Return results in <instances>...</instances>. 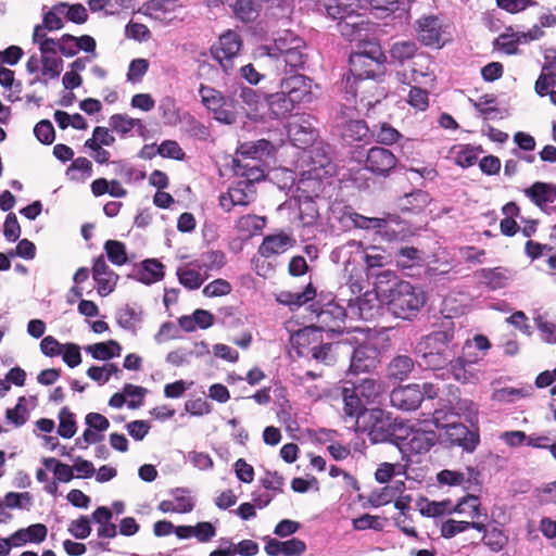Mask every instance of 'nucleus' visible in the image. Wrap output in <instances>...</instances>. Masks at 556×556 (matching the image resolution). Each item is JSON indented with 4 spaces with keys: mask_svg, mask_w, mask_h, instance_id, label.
<instances>
[{
    "mask_svg": "<svg viewBox=\"0 0 556 556\" xmlns=\"http://www.w3.org/2000/svg\"><path fill=\"white\" fill-rule=\"evenodd\" d=\"M377 289L382 305L402 319L415 316L426 303V294L420 287L399 280L395 273L389 269L377 275Z\"/></svg>",
    "mask_w": 556,
    "mask_h": 556,
    "instance_id": "1",
    "label": "nucleus"
},
{
    "mask_svg": "<svg viewBox=\"0 0 556 556\" xmlns=\"http://www.w3.org/2000/svg\"><path fill=\"white\" fill-rule=\"evenodd\" d=\"M305 42L291 31H285L271 45L260 46L256 58L276 74L287 73L303 66Z\"/></svg>",
    "mask_w": 556,
    "mask_h": 556,
    "instance_id": "2",
    "label": "nucleus"
},
{
    "mask_svg": "<svg viewBox=\"0 0 556 556\" xmlns=\"http://www.w3.org/2000/svg\"><path fill=\"white\" fill-rule=\"evenodd\" d=\"M454 323L447 318L442 323V329L420 338L415 348V354L420 364L429 369H441L454 361L453 340Z\"/></svg>",
    "mask_w": 556,
    "mask_h": 556,
    "instance_id": "3",
    "label": "nucleus"
},
{
    "mask_svg": "<svg viewBox=\"0 0 556 556\" xmlns=\"http://www.w3.org/2000/svg\"><path fill=\"white\" fill-rule=\"evenodd\" d=\"M383 53L376 41H365L350 55L352 80L380 78L383 75Z\"/></svg>",
    "mask_w": 556,
    "mask_h": 556,
    "instance_id": "4",
    "label": "nucleus"
},
{
    "mask_svg": "<svg viewBox=\"0 0 556 556\" xmlns=\"http://www.w3.org/2000/svg\"><path fill=\"white\" fill-rule=\"evenodd\" d=\"M378 80L379 78L352 80L351 77H345L343 83L348 104L359 112H368L380 103L386 98L387 91L379 86Z\"/></svg>",
    "mask_w": 556,
    "mask_h": 556,
    "instance_id": "5",
    "label": "nucleus"
},
{
    "mask_svg": "<svg viewBox=\"0 0 556 556\" xmlns=\"http://www.w3.org/2000/svg\"><path fill=\"white\" fill-rule=\"evenodd\" d=\"M431 424L437 430L444 431V433H440L441 438L467 452H472L479 443V435L465 425L457 422L454 415L446 413L445 408H437L433 412Z\"/></svg>",
    "mask_w": 556,
    "mask_h": 556,
    "instance_id": "6",
    "label": "nucleus"
},
{
    "mask_svg": "<svg viewBox=\"0 0 556 556\" xmlns=\"http://www.w3.org/2000/svg\"><path fill=\"white\" fill-rule=\"evenodd\" d=\"M303 162H308V168L303 170L299 179V190L307 191L311 188L313 193L321 191V180L334 174V165L324 150L315 148L303 152Z\"/></svg>",
    "mask_w": 556,
    "mask_h": 556,
    "instance_id": "7",
    "label": "nucleus"
},
{
    "mask_svg": "<svg viewBox=\"0 0 556 556\" xmlns=\"http://www.w3.org/2000/svg\"><path fill=\"white\" fill-rule=\"evenodd\" d=\"M358 430L366 432L374 443L393 441L396 443V433L400 422L392 421L390 415L382 409L365 410L356 421Z\"/></svg>",
    "mask_w": 556,
    "mask_h": 556,
    "instance_id": "8",
    "label": "nucleus"
},
{
    "mask_svg": "<svg viewBox=\"0 0 556 556\" xmlns=\"http://www.w3.org/2000/svg\"><path fill=\"white\" fill-rule=\"evenodd\" d=\"M203 105L213 113L214 118L225 125H231L237 122L239 111L236 106V97L227 98L220 91L208 87L201 86L199 90Z\"/></svg>",
    "mask_w": 556,
    "mask_h": 556,
    "instance_id": "9",
    "label": "nucleus"
},
{
    "mask_svg": "<svg viewBox=\"0 0 556 556\" xmlns=\"http://www.w3.org/2000/svg\"><path fill=\"white\" fill-rule=\"evenodd\" d=\"M431 421H425L422 428L400 421L396 433V444L416 454L428 452L435 442V433L430 428Z\"/></svg>",
    "mask_w": 556,
    "mask_h": 556,
    "instance_id": "10",
    "label": "nucleus"
},
{
    "mask_svg": "<svg viewBox=\"0 0 556 556\" xmlns=\"http://www.w3.org/2000/svg\"><path fill=\"white\" fill-rule=\"evenodd\" d=\"M346 256L355 257V260L357 257L362 258L368 271L391 263V257L380 248L376 245L365 247L363 242L356 240L348 241L345 244L337 248L331 254L333 261Z\"/></svg>",
    "mask_w": 556,
    "mask_h": 556,
    "instance_id": "11",
    "label": "nucleus"
},
{
    "mask_svg": "<svg viewBox=\"0 0 556 556\" xmlns=\"http://www.w3.org/2000/svg\"><path fill=\"white\" fill-rule=\"evenodd\" d=\"M242 41L236 31L228 30L220 35L218 41L212 46L211 54L228 74L232 71V60L239 54Z\"/></svg>",
    "mask_w": 556,
    "mask_h": 556,
    "instance_id": "12",
    "label": "nucleus"
},
{
    "mask_svg": "<svg viewBox=\"0 0 556 556\" xmlns=\"http://www.w3.org/2000/svg\"><path fill=\"white\" fill-rule=\"evenodd\" d=\"M356 112L358 111L354 106L346 104L337 116V126L341 128V136L348 142L365 140L369 132L365 122L354 118Z\"/></svg>",
    "mask_w": 556,
    "mask_h": 556,
    "instance_id": "13",
    "label": "nucleus"
},
{
    "mask_svg": "<svg viewBox=\"0 0 556 556\" xmlns=\"http://www.w3.org/2000/svg\"><path fill=\"white\" fill-rule=\"evenodd\" d=\"M414 29L419 41L428 47L441 48L444 42V28L435 15H424L414 24Z\"/></svg>",
    "mask_w": 556,
    "mask_h": 556,
    "instance_id": "14",
    "label": "nucleus"
},
{
    "mask_svg": "<svg viewBox=\"0 0 556 556\" xmlns=\"http://www.w3.org/2000/svg\"><path fill=\"white\" fill-rule=\"evenodd\" d=\"M232 96L236 97L239 115L245 114L251 119L263 118L267 110V98L263 99L250 87H240Z\"/></svg>",
    "mask_w": 556,
    "mask_h": 556,
    "instance_id": "15",
    "label": "nucleus"
},
{
    "mask_svg": "<svg viewBox=\"0 0 556 556\" xmlns=\"http://www.w3.org/2000/svg\"><path fill=\"white\" fill-rule=\"evenodd\" d=\"M288 136L295 147L305 149L311 146L317 137L314 118L308 114L292 116L288 123Z\"/></svg>",
    "mask_w": 556,
    "mask_h": 556,
    "instance_id": "16",
    "label": "nucleus"
},
{
    "mask_svg": "<svg viewBox=\"0 0 556 556\" xmlns=\"http://www.w3.org/2000/svg\"><path fill=\"white\" fill-rule=\"evenodd\" d=\"M381 296L378 294L377 279L375 280L374 290L366 291L362 296L355 300H349V313L351 319H372L380 308Z\"/></svg>",
    "mask_w": 556,
    "mask_h": 556,
    "instance_id": "17",
    "label": "nucleus"
},
{
    "mask_svg": "<svg viewBox=\"0 0 556 556\" xmlns=\"http://www.w3.org/2000/svg\"><path fill=\"white\" fill-rule=\"evenodd\" d=\"M355 8L341 16L332 17L338 20V28L342 36L350 41H359V45L367 41L368 22L366 18L355 12Z\"/></svg>",
    "mask_w": 556,
    "mask_h": 556,
    "instance_id": "18",
    "label": "nucleus"
},
{
    "mask_svg": "<svg viewBox=\"0 0 556 556\" xmlns=\"http://www.w3.org/2000/svg\"><path fill=\"white\" fill-rule=\"evenodd\" d=\"M397 80L405 84L431 88L435 81L433 70L430 68V60L428 56L419 55L413 63L409 73L406 71L396 74Z\"/></svg>",
    "mask_w": 556,
    "mask_h": 556,
    "instance_id": "19",
    "label": "nucleus"
},
{
    "mask_svg": "<svg viewBox=\"0 0 556 556\" xmlns=\"http://www.w3.org/2000/svg\"><path fill=\"white\" fill-rule=\"evenodd\" d=\"M256 190L249 181H238L226 193L220 194L219 204L224 211L230 212L233 206H247L255 200Z\"/></svg>",
    "mask_w": 556,
    "mask_h": 556,
    "instance_id": "20",
    "label": "nucleus"
},
{
    "mask_svg": "<svg viewBox=\"0 0 556 556\" xmlns=\"http://www.w3.org/2000/svg\"><path fill=\"white\" fill-rule=\"evenodd\" d=\"M379 350L372 339L358 345L352 355L350 370L354 374L366 372L379 363Z\"/></svg>",
    "mask_w": 556,
    "mask_h": 556,
    "instance_id": "21",
    "label": "nucleus"
},
{
    "mask_svg": "<svg viewBox=\"0 0 556 556\" xmlns=\"http://www.w3.org/2000/svg\"><path fill=\"white\" fill-rule=\"evenodd\" d=\"M313 83L304 75H293L281 80L280 89L287 92L295 104L311 103L314 100Z\"/></svg>",
    "mask_w": 556,
    "mask_h": 556,
    "instance_id": "22",
    "label": "nucleus"
},
{
    "mask_svg": "<svg viewBox=\"0 0 556 556\" xmlns=\"http://www.w3.org/2000/svg\"><path fill=\"white\" fill-rule=\"evenodd\" d=\"M484 358L476 350L464 351L462 356L451 363V371L454 378L462 383H475L478 381V375L470 369L473 364H478Z\"/></svg>",
    "mask_w": 556,
    "mask_h": 556,
    "instance_id": "23",
    "label": "nucleus"
},
{
    "mask_svg": "<svg viewBox=\"0 0 556 556\" xmlns=\"http://www.w3.org/2000/svg\"><path fill=\"white\" fill-rule=\"evenodd\" d=\"M397 163L396 156L388 149L382 147H372L368 150L365 168L375 175L386 176Z\"/></svg>",
    "mask_w": 556,
    "mask_h": 556,
    "instance_id": "24",
    "label": "nucleus"
},
{
    "mask_svg": "<svg viewBox=\"0 0 556 556\" xmlns=\"http://www.w3.org/2000/svg\"><path fill=\"white\" fill-rule=\"evenodd\" d=\"M422 401L420 384L412 383L392 390L390 402L392 406L402 410H414Z\"/></svg>",
    "mask_w": 556,
    "mask_h": 556,
    "instance_id": "25",
    "label": "nucleus"
},
{
    "mask_svg": "<svg viewBox=\"0 0 556 556\" xmlns=\"http://www.w3.org/2000/svg\"><path fill=\"white\" fill-rule=\"evenodd\" d=\"M204 268H207L206 261L204 260H197L179 266L177 268V277L180 285L189 290L199 289L208 277Z\"/></svg>",
    "mask_w": 556,
    "mask_h": 556,
    "instance_id": "26",
    "label": "nucleus"
},
{
    "mask_svg": "<svg viewBox=\"0 0 556 556\" xmlns=\"http://www.w3.org/2000/svg\"><path fill=\"white\" fill-rule=\"evenodd\" d=\"M317 317L321 328L340 332L345 318H350L349 306L343 307L338 303H328Z\"/></svg>",
    "mask_w": 556,
    "mask_h": 556,
    "instance_id": "27",
    "label": "nucleus"
},
{
    "mask_svg": "<svg viewBox=\"0 0 556 556\" xmlns=\"http://www.w3.org/2000/svg\"><path fill=\"white\" fill-rule=\"evenodd\" d=\"M195 505L194 497L186 489H175L170 493V498L164 500L159 504L162 513L188 514L193 510Z\"/></svg>",
    "mask_w": 556,
    "mask_h": 556,
    "instance_id": "28",
    "label": "nucleus"
},
{
    "mask_svg": "<svg viewBox=\"0 0 556 556\" xmlns=\"http://www.w3.org/2000/svg\"><path fill=\"white\" fill-rule=\"evenodd\" d=\"M306 189L307 191L299 190L298 184L294 198L298 201L299 218L301 223L303 226H312L318 218V210L313 198L317 197L319 193H313L308 187H306Z\"/></svg>",
    "mask_w": 556,
    "mask_h": 556,
    "instance_id": "29",
    "label": "nucleus"
},
{
    "mask_svg": "<svg viewBox=\"0 0 556 556\" xmlns=\"http://www.w3.org/2000/svg\"><path fill=\"white\" fill-rule=\"evenodd\" d=\"M264 549L268 556H301L306 551V544L296 538L288 541L268 538Z\"/></svg>",
    "mask_w": 556,
    "mask_h": 556,
    "instance_id": "30",
    "label": "nucleus"
},
{
    "mask_svg": "<svg viewBox=\"0 0 556 556\" xmlns=\"http://www.w3.org/2000/svg\"><path fill=\"white\" fill-rule=\"evenodd\" d=\"M295 239L285 232L266 236L260 245L258 253L264 257H271L282 254L291 249Z\"/></svg>",
    "mask_w": 556,
    "mask_h": 556,
    "instance_id": "31",
    "label": "nucleus"
},
{
    "mask_svg": "<svg viewBox=\"0 0 556 556\" xmlns=\"http://www.w3.org/2000/svg\"><path fill=\"white\" fill-rule=\"evenodd\" d=\"M451 510L470 519V521H482L483 525L488 519L486 510L481 507L479 498L475 495L463 497Z\"/></svg>",
    "mask_w": 556,
    "mask_h": 556,
    "instance_id": "32",
    "label": "nucleus"
},
{
    "mask_svg": "<svg viewBox=\"0 0 556 556\" xmlns=\"http://www.w3.org/2000/svg\"><path fill=\"white\" fill-rule=\"evenodd\" d=\"M109 124L114 131L123 137L129 135L132 130H136L139 136L144 137L147 131V127L141 119L134 118L127 114H113L109 119Z\"/></svg>",
    "mask_w": 556,
    "mask_h": 556,
    "instance_id": "33",
    "label": "nucleus"
},
{
    "mask_svg": "<svg viewBox=\"0 0 556 556\" xmlns=\"http://www.w3.org/2000/svg\"><path fill=\"white\" fill-rule=\"evenodd\" d=\"M344 258L343 277L345 279V287L353 294L361 293L365 288L366 279L363 275V269L355 265L357 260L355 257L346 256Z\"/></svg>",
    "mask_w": 556,
    "mask_h": 556,
    "instance_id": "34",
    "label": "nucleus"
},
{
    "mask_svg": "<svg viewBox=\"0 0 556 556\" xmlns=\"http://www.w3.org/2000/svg\"><path fill=\"white\" fill-rule=\"evenodd\" d=\"M273 146L269 141L261 139L257 141L242 143L237 152V157L244 162H255L270 154Z\"/></svg>",
    "mask_w": 556,
    "mask_h": 556,
    "instance_id": "35",
    "label": "nucleus"
},
{
    "mask_svg": "<svg viewBox=\"0 0 556 556\" xmlns=\"http://www.w3.org/2000/svg\"><path fill=\"white\" fill-rule=\"evenodd\" d=\"M343 223L350 222L353 227L361 229H383L387 227L388 220L386 218L366 217L351 208H345L341 217Z\"/></svg>",
    "mask_w": 556,
    "mask_h": 556,
    "instance_id": "36",
    "label": "nucleus"
},
{
    "mask_svg": "<svg viewBox=\"0 0 556 556\" xmlns=\"http://www.w3.org/2000/svg\"><path fill=\"white\" fill-rule=\"evenodd\" d=\"M136 279L144 285H152L163 279L164 266L157 260L151 258L142 262L136 271Z\"/></svg>",
    "mask_w": 556,
    "mask_h": 556,
    "instance_id": "37",
    "label": "nucleus"
},
{
    "mask_svg": "<svg viewBox=\"0 0 556 556\" xmlns=\"http://www.w3.org/2000/svg\"><path fill=\"white\" fill-rule=\"evenodd\" d=\"M341 397L343 402V412L345 416L350 418H356L357 421L362 414L365 412L363 410V400L359 397L356 391L353 390L352 387H342Z\"/></svg>",
    "mask_w": 556,
    "mask_h": 556,
    "instance_id": "38",
    "label": "nucleus"
},
{
    "mask_svg": "<svg viewBox=\"0 0 556 556\" xmlns=\"http://www.w3.org/2000/svg\"><path fill=\"white\" fill-rule=\"evenodd\" d=\"M525 192L540 207L553 203L556 199V187L545 182H534Z\"/></svg>",
    "mask_w": 556,
    "mask_h": 556,
    "instance_id": "39",
    "label": "nucleus"
},
{
    "mask_svg": "<svg viewBox=\"0 0 556 556\" xmlns=\"http://www.w3.org/2000/svg\"><path fill=\"white\" fill-rule=\"evenodd\" d=\"M85 350L92 358L98 361H110L118 357L122 353V346L115 340L90 344Z\"/></svg>",
    "mask_w": 556,
    "mask_h": 556,
    "instance_id": "40",
    "label": "nucleus"
},
{
    "mask_svg": "<svg viewBox=\"0 0 556 556\" xmlns=\"http://www.w3.org/2000/svg\"><path fill=\"white\" fill-rule=\"evenodd\" d=\"M294 106V101L283 90L273 93L267 98V109L275 117H283L288 115Z\"/></svg>",
    "mask_w": 556,
    "mask_h": 556,
    "instance_id": "41",
    "label": "nucleus"
},
{
    "mask_svg": "<svg viewBox=\"0 0 556 556\" xmlns=\"http://www.w3.org/2000/svg\"><path fill=\"white\" fill-rule=\"evenodd\" d=\"M472 528L479 532H485L486 527L482 521H469V520H454L448 519L441 526V534L443 538L451 539L456 534Z\"/></svg>",
    "mask_w": 556,
    "mask_h": 556,
    "instance_id": "42",
    "label": "nucleus"
},
{
    "mask_svg": "<svg viewBox=\"0 0 556 556\" xmlns=\"http://www.w3.org/2000/svg\"><path fill=\"white\" fill-rule=\"evenodd\" d=\"M415 367L412 357L407 355H397L388 365V377L390 379L403 381L407 379Z\"/></svg>",
    "mask_w": 556,
    "mask_h": 556,
    "instance_id": "43",
    "label": "nucleus"
},
{
    "mask_svg": "<svg viewBox=\"0 0 556 556\" xmlns=\"http://www.w3.org/2000/svg\"><path fill=\"white\" fill-rule=\"evenodd\" d=\"M112 511L104 506L98 507L92 514V520L99 525L98 536L112 539L117 534L116 526L111 522Z\"/></svg>",
    "mask_w": 556,
    "mask_h": 556,
    "instance_id": "44",
    "label": "nucleus"
},
{
    "mask_svg": "<svg viewBox=\"0 0 556 556\" xmlns=\"http://www.w3.org/2000/svg\"><path fill=\"white\" fill-rule=\"evenodd\" d=\"M446 413L453 414L455 420L464 418L471 425L478 422V405L468 399H458Z\"/></svg>",
    "mask_w": 556,
    "mask_h": 556,
    "instance_id": "45",
    "label": "nucleus"
},
{
    "mask_svg": "<svg viewBox=\"0 0 556 556\" xmlns=\"http://www.w3.org/2000/svg\"><path fill=\"white\" fill-rule=\"evenodd\" d=\"M233 170L236 175L244 178L242 181H249L252 185L265 177L263 169L255 162H244L240 157L233 160Z\"/></svg>",
    "mask_w": 556,
    "mask_h": 556,
    "instance_id": "46",
    "label": "nucleus"
},
{
    "mask_svg": "<svg viewBox=\"0 0 556 556\" xmlns=\"http://www.w3.org/2000/svg\"><path fill=\"white\" fill-rule=\"evenodd\" d=\"M480 153L481 150L479 148L469 144H459L451 149L455 163L464 168L475 165Z\"/></svg>",
    "mask_w": 556,
    "mask_h": 556,
    "instance_id": "47",
    "label": "nucleus"
},
{
    "mask_svg": "<svg viewBox=\"0 0 556 556\" xmlns=\"http://www.w3.org/2000/svg\"><path fill=\"white\" fill-rule=\"evenodd\" d=\"M266 219L257 215L241 216L237 223L236 228L243 237L250 238L260 232L265 227Z\"/></svg>",
    "mask_w": 556,
    "mask_h": 556,
    "instance_id": "48",
    "label": "nucleus"
},
{
    "mask_svg": "<svg viewBox=\"0 0 556 556\" xmlns=\"http://www.w3.org/2000/svg\"><path fill=\"white\" fill-rule=\"evenodd\" d=\"M194 349V351H189L187 349L180 348L172 351L166 355V361L174 366H181L187 363L190 356L193 354L200 356L202 354L208 353L207 345L204 342L197 343Z\"/></svg>",
    "mask_w": 556,
    "mask_h": 556,
    "instance_id": "49",
    "label": "nucleus"
},
{
    "mask_svg": "<svg viewBox=\"0 0 556 556\" xmlns=\"http://www.w3.org/2000/svg\"><path fill=\"white\" fill-rule=\"evenodd\" d=\"M63 71V61L58 56H41V76L36 81L47 84L49 79H55Z\"/></svg>",
    "mask_w": 556,
    "mask_h": 556,
    "instance_id": "50",
    "label": "nucleus"
},
{
    "mask_svg": "<svg viewBox=\"0 0 556 556\" xmlns=\"http://www.w3.org/2000/svg\"><path fill=\"white\" fill-rule=\"evenodd\" d=\"M64 2H59L48 11L43 12L42 23L47 30H60L63 28Z\"/></svg>",
    "mask_w": 556,
    "mask_h": 556,
    "instance_id": "51",
    "label": "nucleus"
},
{
    "mask_svg": "<svg viewBox=\"0 0 556 556\" xmlns=\"http://www.w3.org/2000/svg\"><path fill=\"white\" fill-rule=\"evenodd\" d=\"M429 194L418 190L404 198L401 208L405 212L419 213L429 204Z\"/></svg>",
    "mask_w": 556,
    "mask_h": 556,
    "instance_id": "52",
    "label": "nucleus"
},
{
    "mask_svg": "<svg viewBox=\"0 0 556 556\" xmlns=\"http://www.w3.org/2000/svg\"><path fill=\"white\" fill-rule=\"evenodd\" d=\"M230 5L235 15L242 22H250L257 17L258 7L254 0H236Z\"/></svg>",
    "mask_w": 556,
    "mask_h": 556,
    "instance_id": "53",
    "label": "nucleus"
},
{
    "mask_svg": "<svg viewBox=\"0 0 556 556\" xmlns=\"http://www.w3.org/2000/svg\"><path fill=\"white\" fill-rule=\"evenodd\" d=\"M92 173V164L86 157H77L73 161L66 170V176L71 180H84L89 178Z\"/></svg>",
    "mask_w": 556,
    "mask_h": 556,
    "instance_id": "54",
    "label": "nucleus"
},
{
    "mask_svg": "<svg viewBox=\"0 0 556 556\" xmlns=\"http://www.w3.org/2000/svg\"><path fill=\"white\" fill-rule=\"evenodd\" d=\"M59 435L64 439L73 438L77 430L74 414L71 413L66 407H63L59 413Z\"/></svg>",
    "mask_w": 556,
    "mask_h": 556,
    "instance_id": "55",
    "label": "nucleus"
},
{
    "mask_svg": "<svg viewBox=\"0 0 556 556\" xmlns=\"http://www.w3.org/2000/svg\"><path fill=\"white\" fill-rule=\"evenodd\" d=\"M4 506L10 509H26L28 510L33 506V495L29 492H9L5 494Z\"/></svg>",
    "mask_w": 556,
    "mask_h": 556,
    "instance_id": "56",
    "label": "nucleus"
},
{
    "mask_svg": "<svg viewBox=\"0 0 556 556\" xmlns=\"http://www.w3.org/2000/svg\"><path fill=\"white\" fill-rule=\"evenodd\" d=\"M104 250L108 254L109 260L117 266H122L127 263V253L125 244L116 240H108L104 244Z\"/></svg>",
    "mask_w": 556,
    "mask_h": 556,
    "instance_id": "57",
    "label": "nucleus"
},
{
    "mask_svg": "<svg viewBox=\"0 0 556 556\" xmlns=\"http://www.w3.org/2000/svg\"><path fill=\"white\" fill-rule=\"evenodd\" d=\"M482 278L492 289L504 288L510 279L509 271L503 268L483 269Z\"/></svg>",
    "mask_w": 556,
    "mask_h": 556,
    "instance_id": "58",
    "label": "nucleus"
},
{
    "mask_svg": "<svg viewBox=\"0 0 556 556\" xmlns=\"http://www.w3.org/2000/svg\"><path fill=\"white\" fill-rule=\"evenodd\" d=\"M416 51L417 46L414 41H397L392 46L390 54L393 60L403 63L412 59L416 54Z\"/></svg>",
    "mask_w": 556,
    "mask_h": 556,
    "instance_id": "59",
    "label": "nucleus"
},
{
    "mask_svg": "<svg viewBox=\"0 0 556 556\" xmlns=\"http://www.w3.org/2000/svg\"><path fill=\"white\" fill-rule=\"evenodd\" d=\"M353 390L366 402L374 401L380 393V384L376 380L366 378L359 381L357 386L352 387Z\"/></svg>",
    "mask_w": 556,
    "mask_h": 556,
    "instance_id": "60",
    "label": "nucleus"
},
{
    "mask_svg": "<svg viewBox=\"0 0 556 556\" xmlns=\"http://www.w3.org/2000/svg\"><path fill=\"white\" fill-rule=\"evenodd\" d=\"M531 387H528L527 389L502 388L493 392L492 399L501 403H509L516 401L517 399L529 395Z\"/></svg>",
    "mask_w": 556,
    "mask_h": 556,
    "instance_id": "61",
    "label": "nucleus"
},
{
    "mask_svg": "<svg viewBox=\"0 0 556 556\" xmlns=\"http://www.w3.org/2000/svg\"><path fill=\"white\" fill-rule=\"evenodd\" d=\"M25 540V544L34 543L40 544L43 542L48 534V529L43 523H34L27 528L18 529Z\"/></svg>",
    "mask_w": 556,
    "mask_h": 556,
    "instance_id": "62",
    "label": "nucleus"
},
{
    "mask_svg": "<svg viewBox=\"0 0 556 556\" xmlns=\"http://www.w3.org/2000/svg\"><path fill=\"white\" fill-rule=\"evenodd\" d=\"M116 320L123 329L135 330L141 321V316L135 308L125 307L118 311Z\"/></svg>",
    "mask_w": 556,
    "mask_h": 556,
    "instance_id": "63",
    "label": "nucleus"
},
{
    "mask_svg": "<svg viewBox=\"0 0 556 556\" xmlns=\"http://www.w3.org/2000/svg\"><path fill=\"white\" fill-rule=\"evenodd\" d=\"M407 102L418 111H425L429 105L428 92L425 87L414 86L409 90Z\"/></svg>",
    "mask_w": 556,
    "mask_h": 556,
    "instance_id": "64",
    "label": "nucleus"
}]
</instances>
